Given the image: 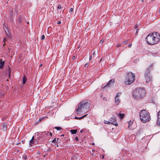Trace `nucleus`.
Instances as JSON below:
<instances>
[{
    "mask_svg": "<svg viewBox=\"0 0 160 160\" xmlns=\"http://www.w3.org/2000/svg\"><path fill=\"white\" fill-rule=\"evenodd\" d=\"M146 40L149 45L156 44L160 41V34L155 32L151 33L147 36Z\"/></svg>",
    "mask_w": 160,
    "mask_h": 160,
    "instance_id": "f257e3e1",
    "label": "nucleus"
},
{
    "mask_svg": "<svg viewBox=\"0 0 160 160\" xmlns=\"http://www.w3.org/2000/svg\"><path fill=\"white\" fill-rule=\"evenodd\" d=\"M90 105V103L87 100H84L80 102L78 105L75 111L78 115H79L80 113L85 112L89 109Z\"/></svg>",
    "mask_w": 160,
    "mask_h": 160,
    "instance_id": "f03ea898",
    "label": "nucleus"
},
{
    "mask_svg": "<svg viewBox=\"0 0 160 160\" xmlns=\"http://www.w3.org/2000/svg\"><path fill=\"white\" fill-rule=\"evenodd\" d=\"M146 92L145 90L143 88H137L133 92V97L136 99H140L145 96Z\"/></svg>",
    "mask_w": 160,
    "mask_h": 160,
    "instance_id": "7ed1b4c3",
    "label": "nucleus"
},
{
    "mask_svg": "<svg viewBox=\"0 0 160 160\" xmlns=\"http://www.w3.org/2000/svg\"><path fill=\"white\" fill-rule=\"evenodd\" d=\"M139 117L141 121L143 123L146 122L151 120L150 114L146 110L141 111L139 112Z\"/></svg>",
    "mask_w": 160,
    "mask_h": 160,
    "instance_id": "20e7f679",
    "label": "nucleus"
},
{
    "mask_svg": "<svg viewBox=\"0 0 160 160\" xmlns=\"http://www.w3.org/2000/svg\"><path fill=\"white\" fill-rule=\"evenodd\" d=\"M126 79L127 81L125 82L126 84H130L132 83L135 80L134 74L132 72L128 73L127 75Z\"/></svg>",
    "mask_w": 160,
    "mask_h": 160,
    "instance_id": "39448f33",
    "label": "nucleus"
},
{
    "mask_svg": "<svg viewBox=\"0 0 160 160\" xmlns=\"http://www.w3.org/2000/svg\"><path fill=\"white\" fill-rule=\"evenodd\" d=\"M109 122L110 123L114 125L115 126H118V124L117 123L116 117L115 116H113L112 118H110Z\"/></svg>",
    "mask_w": 160,
    "mask_h": 160,
    "instance_id": "423d86ee",
    "label": "nucleus"
},
{
    "mask_svg": "<svg viewBox=\"0 0 160 160\" xmlns=\"http://www.w3.org/2000/svg\"><path fill=\"white\" fill-rule=\"evenodd\" d=\"M37 142L36 140L34 139V137H33L31 140L29 141V145L30 146H32V145L36 144Z\"/></svg>",
    "mask_w": 160,
    "mask_h": 160,
    "instance_id": "0eeeda50",
    "label": "nucleus"
},
{
    "mask_svg": "<svg viewBox=\"0 0 160 160\" xmlns=\"http://www.w3.org/2000/svg\"><path fill=\"white\" fill-rule=\"evenodd\" d=\"M146 83L149 82L152 80V78L151 75L144 76Z\"/></svg>",
    "mask_w": 160,
    "mask_h": 160,
    "instance_id": "6e6552de",
    "label": "nucleus"
},
{
    "mask_svg": "<svg viewBox=\"0 0 160 160\" xmlns=\"http://www.w3.org/2000/svg\"><path fill=\"white\" fill-rule=\"evenodd\" d=\"M114 82V80L112 79L110 80L108 82V83L105 85V86L103 87V88H105L106 87H110L111 85V83H113Z\"/></svg>",
    "mask_w": 160,
    "mask_h": 160,
    "instance_id": "1a4fd4ad",
    "label": "nucleus"
},
{
    "mask_svg": "<svg viewBox=\"0 0 160 160\" xmlns=\"http://www.w3.org/2000/svg\"><path fill=\"white\" fill-rule=\"evenodd\" d=\"M152 66V65H151L147 69V70H146V71L145 72L144 76H146V75H151V74H150V72L149 68L150 67H151Z\"/></svg>",
    "mask_w": 160,
    "mask_h": 160,
    "instance_id": "9d476101",
    "label": "nucleus"
},
{
    "mask_svg": "<svg viewBox=\"0 0 160 160\" xmlns=\"http://www.w3.org/2000/svg\"><path fill=\"white\" fill-rule=\"evenodd\" d=\"M157 124L160 126V111L158 113V119L157 122Z\"/></svg>",
    "mask_w": 160,
    "mask_h": 160,
    "instance_id": "9b49d317",
    "label": "nucleus"
},
{
    "mask_svg": "<svg viewBox=\"0 0 160 160\" xmlns=\"http://www.w3.org/2000/svg\"><path fill=\"white\" fill-rule=\"evenodd\" d=\"M4 64V61H2V59H0V69H2Z\"/></svg>",
    "mask_w": 160,
    "mask_h": 160,
    "instance_id": "f8f14e48",
    "label": "nucleus"
},
{
    "mask_svg": "<svg viewBox=\"0 0 160 160\" xmlns=\"http://www.w3.org/2000/svg\"><path fill=\"white\" fill-rule=\"evenodd\" d=\"M23 19V18L21 16H19V18L17 19V21L19 22L20 24H22V21Z\"/></svg>",
    "mask_w": 160,
    "mask_h": 160,
    "instance_id": "ddd939ff",
    "label": "nucleus"
},
{
    "mask_svg": "<svg viewBox=\"0 0 160 160\" xmlns=\"http://www.w3.org/2000/svg\"><path fill=\"white\" fill-rule=\"evenodd\" d=\"M115 102L117 104H118L119 102L120 101V99L118 97H116L115 98Z\"/></svg>",
    "mask_w": 160,
    "mask_h": 160,
    "instance_id": "4468645a",
    "label": "nucleus"
},
{
    "mask_svg": "<svg viewBox=\"0 0 160 160\" xmlns=\"http://www.w3.org/2000/svg\"><path fill=\"white\" fill-rule=\"evenodd\" d=\"M87 114H86V115H85L81 117H79V118H78V117H75L74 118V119H79V120H80V119H82L83 118H85V117H86L87 116Z\"/></svg>",
    "mask_w": 160,
    "mask_h": 160,
    "instance_id": "2eb2a0df",
    "label": "nucleus"
},
{
    "mask_svg": "<svg viewBox=\"0 0 160 160\" xmlns=\"http://www.w3.org/2000/svg\"><path fill=\"white\" fill-rule=\"evenodd\" d=\"M2 129L3 130L5 131L7 129V125L6 123H4L2 126Z\"/></svg>",
    "mask_w": 160,
    "mask_h": 160,
    "instance_id": "dca6fc26",
    "label": "nucleus"
},
{
    "mask_svg": "<svg viewBox=\"0 0 160 160\" xmlns=\"http://www.w3.org/2000/svg\"><path fill=\"white\" fill-rule=\"evenodd\" d=\"M27 79V77H26L25 76H24L22 79V83L23 84H24L26 82Z\"/></svg>",
    "mask_w": 160,
    "mask_h": 160,
    "instance_id": "f3484780",
    "label": "nucleus"
},
{
    "mask_svg": "<svg viewBox=\"0 0 160 160\" xmlns=\"http://www.w3.org/2000/svg\"><path fill=\"white\" fill-rule=\"evenodd\" d=\"M117 115H118L120 118L121 119H122L124 116V114H122V113H119L118 114H117Z\"/></svg>",
    "mask_w": 160,
    "mask_h": 160,
    "instance_id": "a211bd4d",
    "label": "nucleus"
},
{
    "mask_svg": "<svg viewBox=\"0 0 160 160\" xmlns=\"http://www.w3.org/2000/svg\"><path fill=\"white\" fill-rule=\"evenodd\" d=\"M70 132L72 134H75L77 132V130L74 129L71 130Z\"/></svg>",
    "mask_w": 160,
    "mask_h": 160,
    "instance_id": "6ab92c4d",
    "label": "nucleus"
},
{
    "mask_svg": "<svg viewBox=\"0 0 160 160\" xmlns=\"http://www.w3.org/2000/svg\"><path fill=\"white\" fill-rule=\"evenodd\" d=\"M6 36H7V37H6L5 38H4V42H5L6 41H7V38H9V35H8L7 33V32H6Z\"/></svg>",
    "mask_w": 160,
    "mask_h": 160,
    "instance_id": "aec40b11",
    "label": "nucleus"
},
{
    "mask_svg": "<svg viewBox=\"0 0 160 160\" xmlns=\"http://www.w3.org/2000/svg\"><path fill=\"white\" fill-rule=\"evenodd\" d=\"M54 128L56 129L58 131L60 130L61 129H62V128L61 127H55Z\"/></svg>",
    "mask_w": 160,
    "mask_h": 160,
    "instance_id": "412c9836",
    "label": "nucleus"
},
{
    "mask_svg": "<svg viewBox=\"0 0 160 160\" xmlns=\"http://www.w3.org/2000/svg\"><path fill=\"white\" fill-rule=\"evenodd\" d=\"M104 122L105 124H109L110 123L109 121L106 120L104 121Z\"/></svg>",
    "mask_w": 160,
    "mask_h": 160,
    "instance_id": "4be33fe9",
    "label": "nucleus"
},
{
    "mask_svg": "<svg viewBox=\"0 0 160 160\" xmlns=\"http://www.w3.org/2000/svg\"><path fill=\"white\" fill-rule=\"evenodd\" d=\"M52 143H56L57 142V140H56V138H54L52 141Z\"/></svg>",
    "mask_w": 160,
    "mask_h": 160,
    "instance_id": "5701e85b",
    "label": "nucleus"
},
{
    "mask_svg": "<svg viewBox=\"0 0 160 160\" xmlns=\"http://www.w3.org/2000/svg\"><path fill=\"white\" fill-rule=\"evenodd\" d=\"M121 94V92L118 93L116 97H118L119 96H120Z\"/></svg>",
    "mask_w": 160,
    "mask_h": 160,
    "instance_id": "b1692460",
    "label": "nucleus"
},
{
    "mask_svg": "<svg viewBox=\"0 0 160 160\" xmlns=\"http://www.w3.org/2000/svg\"><path fill=\"white\" fill-rule=\"evenodd\" d=\"M121 45H122V43H119V44H117V47H119L121 46Z\"/></svg>",
    "mask_w": 160,
    "mask_h": 160,
    "instance_id": "393cba45",
    "label": "nucleus"
},
{
    "mask_svg": "<svg viewBox=\"0 0 160 160\" xmlns=\"http://www.w3.org/2000/svg\"><path fill=\"white\" fill-rule=\"evenodd\" d=\"M45 38V37L44 35H42L41 37V39L42 40H43V39H44Z\"/></svg>",
    "mask_w": 160,
    "mask_h": 160,
    "instance_id": "a878e982",
    "label": "nucleus"
},
{
    "mask_svg": "<svg viewBox=\"0 0 160 160\" xmlns=\"http://www.w3.org/2000/svg\"><path fill=\"white\" fill-rule=\"evenodd\" d=\"M128 42V40L125 41H124L123 42V44H125L126 43H127Z\"/></svg>",
    "mask_w": 160,
    "mask_h": 160,
    "instance_id": "bb28decb",
    "label": "nucleus"
},
{
    "mask_svg": "<svg viewBox=\"0 0 160 160\" xmlns=\"http://www.w3.org/2000/svg\"><path fill=\"white\" fill-rule=\"evenodd\" d=\"M61 8H62V6H61V5H59L58 7V9H61Z\"/></svg>",
    "mask_w": 160,
    "mask_h": 160,
    "instance_id": "cd10ccee",
    "label": "nucleus"
},
{
    "mask_svg": "<svg viewBox=\"0 0 160 160\" xmlns=\"http://www.w3.org/2000/svg\"><path fill=\"white\" fill-rule=\"evenodd\" d=\"M23 158L24 159H26L27 158V156L26 155H25L24 156H23Z\"/></svg>",
    "mask_w": 160,
    "mask_h": 160,
    "instance_id": "c85d7f7f",
    "label": "nucleus"
},
{
    "mask_svg": "<svg viewBox=\"0 0 160 160\" xmlns=\"http://www.w3.org/2000/svg\"><path fill=\"white\" fill-rule=\"evenodd\" d=\"M88 63H86L85 65H84V67H88Z\"/></svg>",
    "mask_w": 160,
    "mask_h": 160,
    "instance_id": "c756f323",
    "label": "nucleus"
},
{
    "mask_svg": "<svg viewBox=\"0 0 160 160\" xmlns=\"http://www.w3.org/2000/svg\"><path fill=\"white\" fill-rule=\"evenodd\" d=\"M132 46V44L131 43H129L128 45V47L130 48H131Z\"/></svg>",
    "mask_w": 160,
    "mask_h": 160,
    "instance_id": "7c9ffc66",
    "label": "nucleus"
},
{
    "mask_svg": "<svg viewBox=\"0 0 160 160\" xmlns=\"http://www.w3.org/2000/svg\"><path fill=\"white\" fill-rule=\"evenodd\" d=\"M48 133H49V135H50L51 137L52 136V134L51 132H48Z\"/></svg>",
    "mask_w": 160,
    "mask_h": 160,
    "instance_id": "2f4dec72",
    "label": "nucleus"
},
{
    "mask_svg": "<svg viewBox=\"0 0 160 160\" xmlns=\"http://www.w3.org/2000/svg\"><path fill=\"white\" fill-rule=\"evenodd\" d=\"M75 140H76L77 141H78V137H75Z\"/></svg>",
    "mask_w": 160,
    "mask_h": 160,
    "instance_id": "473e14b6",
    "label": "nucleus"
},
{
    "mask_svg": "<svg viewBox=\"0 0 160 160\" xmlns=\"http://www.w3.org/2000/svg\"><path fill=\"white\" fill-rule=\"evenodd\" d=\"M61 21H57V23H58V24H61Z\"/></svg>",
    "mask_w": 160,
    "mask_h": 160,
    "instance_id": "72a5a7b5",
    "label": "nucleus"
},
{
    "mask_svg": "<svg viewBox=\"0 0 160 160\" xmlns=\"http://www.w3.org/2000/svg\"><path fill=\"white\" fill-rule=\"evenodd\" d=\"M138 29H137V30H136V32L135 33V34H137L138 32Z\"/></svg>",
    "mask_w": 160,
    "mask_h": 160,
    "instance_id": "f704fd0d",
    "label": "nucleus"
},
{
    "mask_svg": "<svg viewBox=\"0 0 160 160\" xmlns=\"http://www.w3.org/2000/svg\"><path fill=\"white\" fill-rule=\"evenodd\" d=\"M138 25L136 24L135 27V28H138Z\"/></svg>",
    "mask_w": 160,
    "mask_h": 160,
    "instance_id": "c9c22d12",
    "label": "nucleus"
},
{
    "mask_svg": "<svg viewBox=\"0 0 160 160\" xmlns=\"http://www.w3.org/2000/svg\"><path fill=\"white\" fill-rule=\"evenodd\" d=\"M73 10V9L72 8H71L70 9V11L72 12Z\"/></svg>",
    "mask_w": 160,
    "mask_h": 160,
    "instance_id": "e433bc0d",
    "label": "nucleus"
},
{
    "mask_svg": "<svg viewBox=\"0 0 160 160\" xmlns=\"http://www.w3.org/2000/svg\"><path fill=\"white\" fill-rule=\"evenodd\" d=\"M159 10L158 11V13H160V7L159 8Z\"/></svg>",
    "mask_w": 160,
    "mask_h": 160,
    "instance_id": "4c0bfd02",
    "label": "nucleus"
},
{
    "mask_svg": "<svg viewBox=\"0 0 160 160\" xmlns=\"http://www.w3.org/2000/svg\"><path fill=\"white\" fill-rule=\"evenodd\" d=\"M92 59V57L91 56L89 57V60H91Z\"/></svg>",
    "mask_w": 160,
    "mask_h": 160,
    "instance_id": "58836bf2",
    "label": "nucleus"
},
{
    "mask_svg": "<svg viewBox=\"0 0 160 160\" xmlns=\"http://www.w3.org/2000/svg\"><path fill=\"white\" fill-rule=\"evenodd\" d=\"M103 42V41L102 40H101L100 41V43L102 44Z\"/></svg>",
    "mask_w": 160,
    "mask_h": 160,
    "instance_id": "ea45409f",
    "label": "nucleus"
},
{
    "mask_svg": "<svg viewBox=\"0 0 160 160\" xmlns=\"http://www.w3.org/2000/svg\"><path fill=\"white\" fill-rule=\"evenodd\" d=\"M75 56H73L72 57V59H73V60L75 59Z\"/></svg>",
    "mask_w": 160,
    "mask_h": 160,
    "instance_id": "a19ab883",
    "label": "nucleus"
},
{
    "mask_svg": "<svg viewBox=\"0 0 160 160\" xmlns=\"http://www.w3.org/2000/svg\"><path fill=\"white\" fill-rule=\"evenodd\" d=\"M59 140V139L58 138L57 139V142H58V140Z\"/></svg>",
    "mask_w": 160,
    "mask_h": 160,
    "instance_id": "79ce46f5",
    "label": "nucleus"
},
{
    "mask_svg": "<svg viewBox=\"0 0 160 160\" xmlns=\"http://www.w3.org/2000/svg\"><path fill=\"white\" fill-rule=\"evenodd\" d=\"M6 44H4L3 45V46L5 47V46H6Z\"/></svg>",
    "mask_w": 160,
    "mask_h": 160,
    "instance_id": "37998d69",
    "label": "nucleus"
},
{
    "mask_svg": "<svg viewBox=\"0 0 160 160\" xmlns=\"http://www.w3.org/2000/svg\"><path fill=\"white\" fill-rule=\"evenodd\" d=\"M64 134H62V135H61V137L64 136Z\"/></svg>",
    "mask_w": 160,
    "mask_h": 160,
    "instance_id": "c03bdc74",
    "label": "nucleus"
},
{
    "mask_svg": "<svg viewBox=\"0 0 160 160\" xmlns=\"http://www.w3.org/2000/svg\"><path fill=\"white\" fill-rule=\"evenodd\" d=\"M92 152H94L95 151V150L94 149L92 150Z\"/></svg>",
    "mask_w": 160,
    "mask_h": 160,
    "instance_id": "a18cd8bd",
    "label": "nucleus"
},
{
    "mask_svg": "<svg viewBox=\"0 0 160 160\" xmlns=\"http://www.w3.org/2000/svg\"><path fill=\"white\" fill-rule=\"evenodd\" d=\"M142 2H143L144 0H140Z\"/></svg>",
    "mask_w": 160,
    "mask_h": 160,
    "instance_id": "49530a36",
    "label": "nucleus"
},
{
    "mask_svg": "<svg viewBox=\"0 0 160 160\" xmlns=\"http://www.w3.org/2000/svg\"><path fill=\"white\" fill-rule=\"evenodd\" d=\"M91 154L92 156H93V154L92 153H91Z\"/></svg>",
    "mask_w": 160,
    "mask_h": 160,
    "instance_id": "de8ad7c7",
    "label": "nucleus"
},
{
    "mask_svg": "<svg viewBox=\"0 0 160 160\" xmlns=\"http://www.w3.org/2000/svg\"><path fill=\"white\" fill-rule=\"evenodd\" d=\"M42 64H41V65H40L39 67H41V66H42Z\"/></svg>",
    "mask_w": 160,
    "mask_h": 160,
    "instance_id": "09e8293b",
    "label": "nucleus"
},
{
    "mask_svg": "<svg viewBox=\"0 0 160 160\" xmlns=\"http://www.w3.org/2000/svg\"><path fill=\"white\" fill-rule=\"evenodd\" d=\"M102 158H104V157L103 155L102 156Z\"/></svg>",
    "mask_w": 160,
    "mask_h": 160,
    "instance_id": "8fccbe9b",
    "label": "nucleus"
},
{
    "mask_svg": "<svg viewBox=\"0 0 160 160\" xmlns=\"http://www.w3.org/2000/svg\"><path fill=\"white\" fill-rule=\"evenodd\" d=\"M130 125L129 124V125L128 126V127H130Z\"/></svg>",
    "mask_w": 160,
    "mask_h": 160,
    "instance_id": "3c124183",
    "label": "nucleus"
},
{
    "mask_svg": "<svg viewBox=\"0 0 160 160\" xmlns=\"http://www.w3.org/2000/svg\"><path fill=\"white\" fill-rule=\"evenodd\" d=\"M82 132V130H81L80 131V132Z\"/></svg>",
    "mask_w": 160,
    "mask_h": 160,
    "instance_id": "603ef678",
    "label": "nucleus"
},
{
    "mask_svg": "<svg viewBox=\"0 0 160 160\" xmlns=\"http://www.w3.org/2000/svg\"><path fill=\"white\" fill-rule=\"evenodd\" d=\"M94 54H95V53H94V52H93V55H94Z\"/></svg>",
    "mask_w": 160,
    "mask_h": 160,
    "instance_id": "864d4df0",
    "label": "nucleus"
},
{
    "mask_svg": "<svg viewBox=\"0 0 160 160\" xmlns=\"http://www.w3.org/2000/svg\"><path fill=\"white\" fill-rule=\"evenodd\" d=\"M154 0H151V1H153Z\"/></svg>",
    "mask_w": 160,
    "mask_h": 160,
    "instance_id": "5fc2aeb1",
    "label": "nucleus"
},
{
    "mask_svg": "<svg viewBox=\"0 0 160 160\" xmlns=\"http://www.w3.org/2000/svg\"><path fill=\"white\" fill-rule=\"evenodd\" d=\"M102 59H101V60H100V61H101V60H102Z\"/></svg>",
    "mask_w": 160,
    "mask_h": 160,
    "instance_id": "6e6d98bb",
    "label": "nucleus"
}]
</instances>
